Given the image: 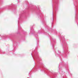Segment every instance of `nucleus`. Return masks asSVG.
Instances as JSON below:
<instances>
[{"mask_svg": "<svg viewBox=\"0 0 78 78\" xmlns=\"http://www.w3.org/2000/svg\"><path fill=\"white\" fill-rule=\"evenodd\" d=\"M31 55H32V53H31Z\"/></svg>", "mask_w": 78, "mask_h": 78, "instance_id": "nucleus-3", "label": "nucleus"}, {"mask_svg": "<svg viewBox=\"0 0 78 78\" xmlns=\"http://www.w3.org/2000/svg\"><path fill=\"white\" fill-rule=\"evenodd\" d=\"M52 6H53V5H52Z\"/></svg>", "mask_w": 78, "mask_h": 78, "instance_id": "nucleus-4", "label": "nucleus"}, {"mask_svg": "<svg viewBox=\"0 0 78 78\" xmlns=\"http://www.w3.org/2000/svg\"><path fill=\"white\" fill-rule=\"evenodd\" d=\"M52 16H53V13H52Z\"/></svg>", "mask_w": 78, "mask_h": 78, "instance_id": "nucleus-2", "label": "nucleus"}, {"mask_svg": "<svg viewBox=\"0 0 78 78\" xmlns=\"http://www.w3.org/2000/svg\"><path fill=\"white\" fill-rule=\"evenodd\" d=\"M32 30V28H31V30Z\"/></svg>", "mask_w": 78, "mask_h": 78, "instance_id": "nucleus-1", "label": "nucleus"}]
</instances>
